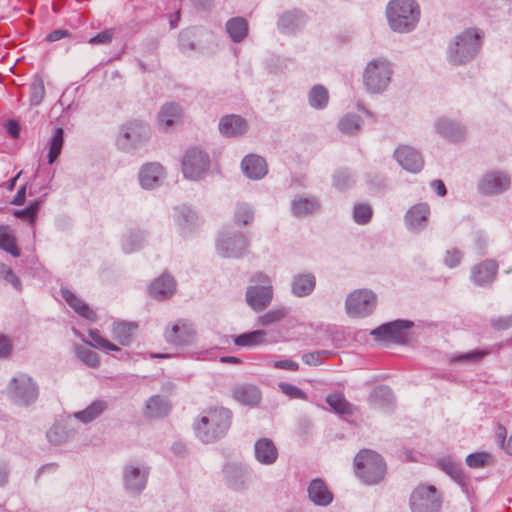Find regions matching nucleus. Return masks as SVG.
<instances>
[{
    "instance_id": "40",
    "label": "nucleus",
    "mask_w": 512,
    "mask_h": 512,
    "mask_svg": "<svg viewBox=\"0 0 512 512\" xmlns=\"http://www.w3.org/2000/svg\"><path fill=\"white\" fill-rule=\"evenodd\" d=\"M309 104L315 109H323L329 101L327 89L322 85H315L308 95Z\"/></svg>"
},
{
    "instance_id": "19",
    "label": "nucleus",
    "mask_w": 512,
    "mask_h": 512,
    "mask_svg": "<svg viewBox=\"0 0 512 512\" xmlns=\"http://www.w3.org/2000/svg\"><path fill=\"white\" fill-rule=\"evenodd\" d=\"M510 186V178L502 172L487 173L479 183V189L484 194H497Z\"/></svg>"
},
{
    "instance_id": "34",
    "label": "nucleus",
    "mask_w": 512,
    "mask_h": 512,
    "mask_svg": "<svg viewBox=\"0 0 512 512\" xmlns=\"http://www.w3.org/2000/svg\"><path fill=\"white\" fill-rule=\"evenodd\" d=\"M267 333L255 330L240 334L234 338V344L241 347H255L266 342Z\"/></svg>"
},
{
    "instance_id": "21",
    "label": "nucleus",
    "mask_w": 512,
    "mask_h": 512,
    "mask_svg": "<svg viewBox=\"0 0 512 512\" xmlns=\"http://www.w3.org/2000/svg\"><path fill=\"white\" fill-rule=\"evenodd\" d=\"M256 460L263 465H272L277 461L278 449L272 440L261 438L254 445Z\"/></svg>"
},
{
    "instance_id": "42",
    "label": "nucleus",
    "mask_w": 512,
    "mask_h": 512,
    "mask_svg": "<svg viewBox=\"0 0 512 512\" xmlns=\"http://www.w3.org/2000/svg\"><path fill=\"white\" fill-rule=\"evenodd\" d=\"M172 219L177 223H190L200 220L198 213L186 204L174 207Z\"/></svg>"
},
{
    "instance_id": "25",
    "label": "nucleus",
    "mask_w": 512,
    "mask_h": 512,
    "mask_svg": "<svg viewBox=\"0 0 512 512\" xmlns=\"http://www.w3.org/2000/svg\"><path fill=\"white\" fill-rule=\"evenodd\" d=\"M437 467L462 487L466 485V476L460 461H456L450 456L443 457L437 460Z\"/></svg>"
},
{
    "instance_id": "49",
    "label": "nucleus",
    "mask_w": 512,
    "mask_h": 512,
    "mask_svg": "<svg viewBox=\"0 0 512 512\" xmlns=\"http://www.w3.org/2000/svg\"><path fill=\"white\" fill-rule=\"evenodd\" d=\"M47 439L53 445H60L67 441L68 433L63 425L55 424L48 430Z\"/></svg>"
},
{
    "instance_id": "44",
    "label": "nucleus",
    "mask_w": 512,
    "mask_h": 512,
    "mask_svg": "<svg viewBox=\"0 0 512 512\" xmlns=\"http://www.w3.org/2000/svg\"><path fill=\"white\" fill-rule=\"evenodd\" d=\"M136 329L134 324L117 323L113 328V337L121 345H128L131 341L133 331Z\"/></svg>"
},
{
    "instance_id": "58",
    "label": "nucleus",
    "mask_w": 512,
    "mask_h": 512,
    "mask_svg": "<svg viewBox=\"0 0 512 512\" xmlns=\"http://www.w3.org/2000/svg\"><path fill=\"white\" fill-rule=\"evenodd\" d=\"M330 353L325 350L309 352L302 355V360L305 364L310 366H317L322 363V356H328Z\"/></svg>"
},
{
    "instance_id": "11",
    "label": "nucleus",
    "mask_w": 512,
    "mask_h": 512,
    "mask_svg": "<svg viewBox=\"0 0 512 512\" xmlns=\"http://www.w3.org/2000/svg\"><path fill=\"white\" fill-rule=\"evenodd\" d=\"M209 157L203 151L192 148L187 150L182 160V171L186 178L199 179L209 167Z\"/></svg>"
},
{
    "instance_id": "32",
    "label": "nucleus",
    "mask_w": 512,
    "mask_h": 512,
    "mask_svg": "<svg viewBox=\"0 0 512 512\" xmlns=\"http://www.w3.org/2000/svg\"><path fill=\"white\" fill-rule=\"evenodd\" d=\"M316 280L312 274H299L292 282V292L298 297H304L312 293Z\"/></svg>"
},
{
    "instance_id": "54",
    "label": "nucleus",
    "mask_w": 512,
    "mask_h": 512,
    "mask_svg": "<svg viewBox=\"0 0 512 512\" xmlns=\"http://www.w3.org/2000/svg\"><path fill=\"white\" fill-rule=\"evenodd\" d=\"M278 386L281 392L291 399L307 400V394L295 385L281 382Z\"/></svg>"
},
{
    "instance_id": "23",
    "label": "nucleus",
    "mask_w": 512,
    "mask_h": 512,
    "mask_svg": "<svg viewBox=\"0 0 512 512\" xmlns=\"http://www.w3.org/2000/svg\"><path fill=\"white\" fill-rule=\"evenodd\" d=\"M248 124L244 118L238 115H229L221 119L219 123L220 132L228 137H237L244 134Z\"/></svg>"
},
{
    "instance_id": "62",
    "label": "nucleus",
    "mask_w": 512,
    "mask_h": 512,
    "mask_svg": "<svg viewBox=\"0 0 512 512\" xmlns=\"http://www.w3.org/2000/svg\"><path fill=\"white\" fill-rule=\"evenodd\" d=\"M274 367L278 369H284L289 371H297L299 369V364L290 359L279 360L274 363Z\"/></svg>"
},
{
    "instance_id": "4",
    "label": "nucleus",
    "mask_w": 512,
    "mask_h": 512,
    "mask_svg": "<svg viewBox=\"0 0 512 512\" xmlns=\"http://www.w3.org/2000/svg\"><path fill=\"white\" fill-rule=\"evenodd\" d=\"M480 49V35L474 29H468L455 38L449 47V59L453 64H464L472 60Z\"/></svg>"
},
{
    "instance_id": "37",
    "label": "nucleus",
    "mask_w": 512,
    "mask_h": 512,
    "mask_svg": "<svg viewBox=\"0 0 512 512\" xmlns=\"http://www.w3.org/2000/svg\"><path fill=\"white\" fill-rule=\"evenodd\" d=\"M107 408V403L103 400H96L92 402L87 408L82 411L75 413V417L84 422L88 423L96 419L101 413Z\"/></svg>"
},
{
    "instance_id": "47",
    "label": "nucleus",
    "mask_w": 512,
    "mask_h": 512,
    "mask_svg": "<svg viewBox=\"0 0 512 512\" xmlns=\"http://www.w3.org/2000/svg\"><path fill=\"white\" fill-rule=\"evenodd\" d=\"M492 462V456L487 452H475L466 457V464L470 468L478 469L488 466Z\"/></svg>"
},
{
    "instance_id": "33",
    "label": "nucleus",
    "mask_w": 512,
    "mask_h": 512,
    "mask_svg": "<svg viewBox=\"0 0 512 512\" xmlns=\"http://www.w3.org/2000/svg\"><path fill=\"white\" fill-rule=\"evenodd\" d=\"M226 31L233 42H240L247 36L248 23L242 17L232 18L226 24Z\"/></svg>"
},
{
    "instance_id": "36",
    "label": "nucleus",
    "mask_w": 512,
    "mask_h": 512,
    "mask_svg": "<svg viewBox=\"0 0 512 512\" xmlns=\"http://www.w3.org/2000/svg\"><path fill=\"white\" fill-rule=\"evenodd\" d=\"M430 214V207L427 203H418L407 211L405 219L409 224H420L421 222H427Z\"/></svg>"
},
{
    "instance_id": "30",
    "label": "nucleus",
    "mask_w": 512,
    "mask_h": 512,
    "mask_svg": "<svg viewBox=\"0 0 512 512\" xmlns=\"http://www.w3.org/2000/svg\"><path fill=\"white\" fill-rule=\"evenodd\" d=\"M181 115L182 113L179 105L175 103H167L161 108L158 114V124L162 129L167 130L180 120Z\"/></svg>"
},
{
    "instance_id": "15",
    "label": "nucleus",
    "mask_w": 512,
    "mask_h": 512,
    "mask_svg": "<svg viewBox=\"0 0 512 512\" xmlns=\"http://www.w3.org/2000/svg\"><path fill=\"white\" fill-rule=\"evenodd\" d=\"M499 265L494 259H486L471 269L472 282L480 287H487L493 284L497 278Z\"/></svg>"
},
{
    "instance_id": "43",
    "label": "nucleus",
    "mask_w": 512,
    "mask_h": 512,
    "mask_svg": "<svg viewBox=\"0 0 512 512\" xmlns=\"http://www.w3.org/2000/svg\"><path fill=\"white\" fill-rule=\"evenodd\" d=\"M327 404L339 414H352L353 405L340 393L330 394L326 398Z\"/></svg>"
},
{
    "instance_id": "17",
    "label": "nucleus",
    "mask_w": 512,
    "mask_h": 512,
    "mask_svg": "<svg viewBox=\"0 0 512 512\" xmlns=\"http://www.w3.org/2000/svg\"><path fill=\"white\" fill-rule=\"evenodd\" d=\"M397 162L407 171L417 173L424 165L422 156L410 146H399L394 153Z\"/></svg>"
},
{
    "instance_id": "18",
    "label": "nucleus",
    "mask_w": 512,
    "mask_h": 512,
    "mask_svg": "<svg viewBox=\"0 0 512 512\" xmlns=\"http://www.w3.org/2000/svg\"><path fill=\"white\" fill-rule=\"evenodd\" d=\"M165 178V171L159 163H147L139 172V181L144 189H154L161 185Z\"/></svg>"
},
{
    "instance_id": "3",
    "label": "nucleus",
    "mask_w": 512,
    "mask_h": 512,
    "mask_svg": "<svg viewBox=\"0 0 512 512\" xmlns=\"http://www.w3.org/2000/svg\"><path fill=\"white\" fill-rule=\"evenodd\" d=\"M355 473L366 484L373 485L383 480L386 465L383 458L368 449L361 450L354 459Z\"/></svg>"
},
{
    "instance_id": "16",
    "label": "nucleus",
    "mask_w": 512,
    "mask_h": 512,
    "mask_svg": "<svg viewBox=\"0 0 512 512\" xmlns=\"http://www.w3.org/2000/svg\"><path fill=\"white\" fill-rule=\"evenodd\" d=\"M149 469L129 464L124 468L123 478L126 490L140 493L146 486Z\"/></svg>"
},
{
    "instance_id": "35",
    "label": "nucleus",
    "mask_w": 512,
    "mask_h": 512,
    "mask_svg": "<svg viewBox=\"0 0 512 512\" xmlns=\"http://www.w3.org/2000/svg\"><path fill=\"white\" fill-rule=\"evenodd\" d=\"M320 205L314 198H297L292 202V212L295 216L302 217L313 214Z\"/></svg>"
},
{
    "instance_id": "27",
    "label": "nucleus",
    "mask_w": 512,
    "mask_h": 512,
    "mask_svg": "<svg viewBox=\"0 0 512 512\" xmlns=\"http://www.w3.org/2000/svg\"><path fill=\"white\" fill-rule=\"evenodd\" d=\"M61 295L70 307L80 316L90 321L96 320L95 312L78 296L68 289H62Z\"/></svg>"
},
{
    "instance_id": "57",
    "label": "nucleus",
    "mask_w": 512,
    "mask_h": 512,
    "mask_svg": "<svg viewBox=\"0 0 512 512\" xmlns=\"http://www.w3.org/2000/svg\"><path fill=\"white\" fill-rule=\"evenodd\" d=\"M506 433V428L499 424L496 430V439L501 448L504 449L508 455L512 456V435L508 438L507 442H505Z\"/></svg>"
},
{
    "instance_id": "55",
    "label": "nucleus",
    "mask_w": 512,
    "mask_h": 512,
    "mask_svg": "<svg viewBox=\"0 0 512 512\" xmlns=\"http://www.w3.org/2000/svg\"><path fill=\"white\" fill-rule=\"evenodd\" d=\"M38 211H39V203L34 202L33 204H31L30 206H28L25 209L14 211V215L23 221L33 223L35 221Z\"/></svg>"
},
{
    "instance_id": "60",
    "label": "nucleus",
    "mask_w": 512,
    "mask_h": 512,
    "mask_svg": "<svg viewBox=\"0 0 512 512\" xmlns=\"http://www.w3.org/2000/svg\"><path fill=\"white\" fill-rule=\"evenodd\" d=\"M12 348L11 339L4 334H0V358H8L11 355Z\"/></svg>"
},
{
    "instance_id": "29",
    "label": "nucleus",
    "mask_w": 512,
    "mask_h": 512,
    "mask_svg": "<svg viewBox=\"0 0 512 512\" xmlns=\"http://www.w3.org/2000/svg\"><path fill=\"white\" fill-rule=\"evenodd\" d=\"M233 397L243 405L255 406L261 400V393L256 386L245 384L234 389Z\"/></svg>"
},
{
    "instance_id": "56",
    "label": "nucleus",
    "mask_w": 512,
    "mask_h": 512,
    "mask_svg": "<svg viewBox=\"0 0 512 512\" xmlns=\"http://www.w3.org/2000/svg\"><path fill=\"white\" fill-rule=\"evenodd\" d=\"M372 216V209L367 204H357L354 207V220L357 223H367Z\"/></svg>"
},
{
    "instance_id": "41",
    "label": "nucleus",
    "mask_w": 512,
    "mask_h": 512,
    "mask_svg": "<svg viewBox=\"0 0 512 512\" xmlns=\"http://www.w3.org/2000/svg\"><path fill=\"white\" fill-rule=\"evenodd\" d=\"M8 226H0V249L11 254L13 257L20 256V250L16 244L15 237L7 230Z\"/></svg>"
},
{
    "instance_id": "9",
    "label": "nucleus",
    "mask_w": 512,
    "mask_h": 512,
    "mask_svg": "<svg viewBox=\"0 0 512 512\" xmlns=\"http://www.w3.org/2000/svg\"><path fill=\"white\" fill-rule=\"evenodd\" d=\"M412 512H438L441 499L434 486H419L411 494Z\"/></svg>"
},
{
    "instance_id": "52",
    "label": "nucleus",
    "mask_w": 512,
    "mask_h": 512,
    "mask_svg": "<svg viewBox=\"0 0 512 512\" xmlns=\"http://www.w3.org/2000/svg\"><path fill=\"white\" fill-rule=\"evenodd\" d=\"M78 358L91 368H96L100 364L98 354L91 349L80 347L77 349Z\"/></svg>"
},
{
    "instance_id": "2",
    "label": "nucleus",
    "mask_w": 512,
    "mask_h": 512,
    "mask_svg": "<svg viewBox=\"0 0 512 512\" xmlns=\"http://www.w3.org/2000/svg\"><path fill=\"white\" fill-rule=\"evenodd\" d=\"M386 13L390 27L400 33L414 29L420 14L418 5L412 0H392Z\"/></svg>"
},
{
    "instance_id": "20",
    "label": "nucleus",
    "mask_w": 512,
    "mask_h": 512,
    "mask_svg": "<svg viewBox=\"0 0 512 512\" xmlns=\"http://www.w3.org/2000/svg\"><path fill=\"white\" fill-rule=\"evenodd\" d=\"M308 497L317 506H328L333 501V494L325 482L316 478L308 486Z\"/></svg>"
},
{
    "instance_id": "6",
    "label": "nucleus",
    "mask_w": 512,
    "mask_h": 512,
    "mask_svg": "<svg viewBox=\"0 0 512 512\" xmlns=\"http://www.w3.org/2000/svg\"><path fill=\"white\" fill-rule=\"evenodd\" d=\"M391 75L392 68L386 59H374L367 64L364 70V85L371 93L382 92L388 87Z\"/></svg>"
},
{
    "instance_id": "39",
    "label": "nucleus",
    "mask_w": 512,
    "mask_h": 512,
    "mask_svg": "<svg viewBox=\"0 0 512 512\" xmlns=\"http://www.w3.org/2000/svg\"><path fill=\"white\" fill-rule=\"evenodd\" d=\"M393 400L392 390L385 385L376 387L369 395V402L373 406H386Z\"/></svg>"
},
{
    "instance_id": "14",
    "label": "nucleus",
    "mask_w": 512,
    "mask_h": 512,
    "mask_svg": "<svg viewBox=\"0 0 512 512\" xmlns=\"http://www.w3.org/2000/svg\"><path fill=\"white\" fill-rule=\"evenodd\" d=\"M247 240L240 234L226 232L217 242L218 252L224 257H239L247 248Z\"/></svg>"
},
{
    "instance_id": "7",
    "label": "nucleus",
    "mask_w": 512,
    "mask_h": 512,
    "mask_svg": "<svg viewBox=\"0 0 512 512\" xmlns=\"http://www.w3.org/2000/svg\"><path fill=\"white\" fill-rule=\"evenodd\" d=\"M7 390L11 400L20 406H28L34 403L39 394L36 382L26 374H19L11 379Z\"/></svg>"
},
{
    "instance_id": "63",
    "label": "nucleus",
    "mask_w": 512,
    "mask_h": 512,
    "mask_svg": "<svg viewBox=\"0 0 512 512\" xmlns=\"http://www.w3.org/2000/svg\"><path fill=\"white\" fill-rule=\"evenodd\" d=\"M3 279L9 282L16 290L21 291L22 283L13 270H7V274L3 275Z\"/></svg>"
},
{
    "instance_id": "24",
    "label": "nucleus",
    "mask_w": 512,
    "mask_h": 512,
    "mask_svg": "<svg viewBox=\"0 0 512 512\" xmlns=\"http://www.w3.org/2000/svg\"><path fill=\"white\" fill-rule=\"evenodd\" d=\"M241 166L245 175L251 179H261L267 174L265 160L257 155L246 156L242 160Z\"/></svg>"
},
{
    "instance_id": "64",
    "label": "nucleus",
    "mask_w": 512,
    "mask_h": 512,
    "mask_svg": "<svg viewBox=\"0 0 512 512\" xmlns=\"http://www.w3.org/2000/svg\"><path fill=\"white\" fill-rule=\"evenodd\" d=\"M350 177L344 172H339L334 176V183L336 187L339 189H343L347 182L349 181Z\"/></svg>"
},
{
    "instance_id": "10",
    "label": "nucleus",
    "mask_w": 512,
    "mask_h": 512,
    "mask_svg": "<svg viewBox=\"0 0 512 512\" xmlns=\"http://www.w3.org/2000/svg\"><path fill=\"white\" fill-rule=\"evenodd\" d=\"M376 307V295L367 289L350 293L346 299V310L352 317H365Z\"/></svg>"
},
{
    "instance_id": "38",
    "label": "nucleus",
    "mask_w": 512,
    "mask_h": 512,
    "mask_svg": "<svg viewBox=\"0 0 512 512\" xmlns=\"http://www.w3.org/2000/svg\"><path fill=\"white\" fill-rule=\"evenodd\" d=\"M64 143V131L58 127L55 129L53 136L48 142V163L53 164L61 153Z\"/></svg>"
},
{
    "instance_id": "31",
    "label": "nucleus",
    "mask_w": 512,
    "mask_h": 512,
    "mask_svg": "<svg viewBox=\"0 0 512 512\" xmlns=\"http://www.w3.org/2000/svg\"><path fill=\"white\" fill-rule=\"evenodd\" d=\"M438 132L451 141H459L466 135V131L459 124L448 119H440L436 124Z\"/></svg>"
},
{
    "instance_id": "22",
    "label": "nucleus",
    "mask_w": 512,
    "mask_h": 512,
    "mask_svg": "<svg viewBox=\"0 0 512 512\" xmlns=\"http://www.w3.org/2000/svg\"><path fill=\"white\" fill-rule=\"evenodd\" d=\"M175 287L173 277L164 273L151 283L149 291L154 298L165 300L174 294Z\"/></svg>"
},
{
    "instance_id": "61",
    "label": "nucleus",
    "mask_w": 512,
    "mask_h": 512,
    "mask_svg": "<svg viewBox=\"0 0 512 512\" xmlns=\"http://www.w3.org/2000/svg\"><path fill=\"white\" fill-rule=\"evenodd\" d=\"M113 38V30H105L97 34L95 37L91 38L89 43L91 44H108L111 42Z\"/></svg>"
},
{
    "instance_id": "46",
    "label": "nucleus",
    "mask_w": 512,
    "mask_h": 512,
    "mask_svg": "<svg viewBox=\"0 0 512 512\" xmlns=\"http://www.w3.org/2000/svg\"><path fill=\"white\" fill-rule=\"evenodd\" d=\"M89 338H90V341H89V344L93 347H96V348H100V349H104V350H109V351H119L120 348L111 343L110 341H108L107 339L103 338L99 331L96 330V329H91L89 331Z\"/></svg>"
},
{
    "instance_id": "48",
    "label": "nucleus",
    "mask_w": 512,
    "mask_h": 512,
    "mask_svg": "<svg viewBox=\"0 0 512 512\" xmlns=\"http://www.w3.org/2000/svg\"><path fill=\"white\" fill-rule=\"evenodd\" d=\"M490 352L488 350H474L467 353H462L458 355H454L451 357V362H469V363H478L484 357H486Z\"/></svg>"
},
{
    "instance_id": "13",
    "label": "nucleus",
    "mask_w": 512,
    "mask_h": 512,
    "mask_svg": "<svg viewBox=\"0 0 512 512\" xmlns=\"http://www.w3.org/2000/svg\"><path fill=\"white\" fill-rule=\"evenodd\" d=\"M150 135L149 127L141 121H131L122 126L118 144L122 149H128L147 140Z\"/></svg>"
},
{
    "instance_id": "28",
    "label": "nucleus",
    "mask_w": 512,
    "mask_h": 512,
    "mask_svg": "<svg viewBox=\"0 0 512 512\" xmlns=\"http://www.w3.org/2000/svg\"><path fill=\"white\" fill-rule=\"evenodd\" d=\"M170 408V403L165 397L154 395L147 400L144 415L148 418H161L168 415Z\"/></svg>"
},
{
    "instance_id": "50",
    "label": "nucleus",
    "mask_w": 512,
    "mask_h": 512,
    "mask_svg": "<svg viewBox=\"0 0 512 512\" xmlns=\"http://www.w3.org/2000/svg\"><path fill=\"white\" fill-rule=\"evenodd\" d=\"M45 95L44 82L41 78H36L30 86V101L32 105H39Z\"/></svg>"
},
{
    "instance_id": "5",
    "label": "nucleus",
    "mask_w": 512,
    "mask_h": 512,
    "mask_svg": "<svg viewBox=\"0 0 512 512\" xmlns=\"http://www.w3.org/2000/svg\"><path fill=\"white\" fill-rule=\"evenodd\" d=\"M250 281L253 284L247 288L246 301L255 311H262L273 298L270 278L266 274L258 272L251 277Z\"/></svg>"
},
{
    "instance_id": "26",
    "label": "nucleus",
    "mask_w": 512,
    "mask_h": 512,
    "mask_svg": "<svg viewBox=\"0 0 512 512\" xmlns=\"http://www.w3.org/2000/svg\"><path fill=\"white\" fill-rule=\"evenodd\" d=\"M305 23V15L301 11L292 10L281 15L278 21V27L284 33H292L303 27Z\"/></svg>"
},
{
    "instance_id": "53",
    "label": "nucleus",
    "mask_w": 512,
    "mask_h": 512,
    "mask_svg": "<svg viewBox=\"0 0 512 512\" xmlns=\"http://www.w3.org/2000/svg\"><path fill=\"white\" fill-rule=\"evenodd\" d=\"M254 221V212L247 204H240L235 212L236 224H249Z\"/></svg>"
},
{
    "instance_id": "12",
    "label": "nucleus",
    "mask_w": 512,
    "mask_h": 512,
    "mask_svg": "<svg viewBox=\"0 0 512 512\" xmlns=\"http://www.w3.org/2000/svg\"><path fill=\"white\" fill-rule=\"evenodd\" d=\"M165 340L176 346L191 344L195 338L194 325L185 319H179L169 324L164 332Z\"/></svg>"
},
{
    "instance_id": "8",
    "label": "nucleus",
    "mask_w": 512,
    "mask_h": 512,
    "mask_svg": "<svg viewBox=\"0 0 512 512\" xmlns=\"http://www.w3.org/2000/svg\"><path fill=\"white\" fill-rule=\"evenodd\" d=\"M414 323L410 320H395L384 323L372 330L371 335L376 340L390 341L398 344L406 343L410 338V330Z\"/></svg>"
},
{
    "instance_id": "45",
    "label": "nucleus",
    "mask_w": 512,
    "mask_h": 512,
    "mask_svg": "<svg viewBox=\"0 0 512 512\" xmlns=\"http://www.w3.org/2000/svg\"><path fill=\"white\" fill-rule=\"evenodd\" d=\"M338 127L342 133L353 135L361 129V119L357 115L347 114L340 119Z\"/></svg>"
},
{
    "instance_id": "51",
    "label": "nucleus",
    "mask_w": 512,
    "mask_h": 512,
    "mask_svg": "<svg viewBox=\"0 0 512 512\" xmlns=\"http://www.w3.org/2000/svg\"><path fill=\"white\" fill-rule=\"evenodd\" d=\"M286 315L287 310L285 308L272 309L261 315L258 321L261 325H270L281 321Z\"/></svg>"
},
{
    "instance_id": "59",
    "label": "nucleus",
    "mask_w": 512,
    "mask_h": 512,
    "mask_svg": "<svg viewBox=\"0 0 512 512\" xmlns=\"http://www.w3.org/2000/svg\"><path fill=\"white\" fill-rule=\"evenodd\" d=\"M461 259L462 253L458 249L452 248L447 250L444 262L448 267L453 268L460 264Z\"/></svg>"
},
{
    "instance_id": "1",
    "label": "nucleus",
    "mask_w": 512,
    "mask_h": 512,
    "mask_svg": "<svg viewBox=\"0 0 512 512\" xmlns=\"http://www.w3.org/2000/svg\"><path fill=\"white\" fill-rule=\"evenodd\" d=\"M232 422V412L224 407L204 409L195 419L193 428L203 443H213L226 435Z\"/></svg>"
}]
</instances>
